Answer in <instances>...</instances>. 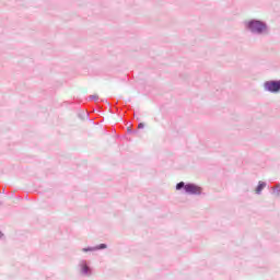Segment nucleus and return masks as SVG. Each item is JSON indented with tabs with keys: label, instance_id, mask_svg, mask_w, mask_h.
Here are the masks:
<instances>
[{
	"label": "nucleus",
	"instance_id": "obj_2",
	"mask_svg": "<svg viewBox=\"0 0 280 280\" xmlns=\"http://www.w3.org/2000/svg\"><path fill=\"white\" fill-rule=\"evenodd\" d=\"M184 189L187 194H201L202 189L194 184H188L184 186Z\"/></svg>",
	"mask_w": 280,
	"mask_h": 280
},
{
	"label": "nucleus",
	"instance_id": "obj_1",
	"mask_svg": "<svg viewBox=\"0 0 280 280\" xmlns=\"http://www.w3.org/2000/svg\"><path fill=\"white\" fill-rule=\"evenodd\" d=\"M249 30H252V32L261 34V32L266 30V25L259 21H252L249 22Z\"/></svg>",
	"mask_w": 280,
	"mask_h": 280
},
{
	"label": "nucleus",
	"instance_id": "obj_3",
	"mask_svg": "<svg viewBox=\"0 0 280 280\" xmlns=\"http://www.w3.org/2000/svg\"><path fill=\"white\" fill-rule=\"evenodd\" d=\"M267 91H270L271 93H277L280 91L279 81H270L265 84Z\"/></svg>",
	"mask_w": 280,
	"mask_h": 280
},
{
	"label": "nucleus",
	"instance_id": "obj_8",
	"mask_svg": "<svg viewBox=\"0 0 280 280\" xmlns=\"http://www.w3.org/2000/svg\"><path fill=\"white\" fill-rule=\"evenodd\" d=\"M91 100H100V95L93 94V95L91 96Z\"/></svg>",
	"mask_w": 280,
	"mask_h": 280
},
{
	"label": "nucleus",
	"instance_id": "obj_5",
	"mask_svg": "<svg viewBox=\"0 0 280 280\" xmlns=\"http://www.w3.org/2000/svg\"><path fill=\"white\" fill-rule=\"evenodd\" d=\"M266 187L265 183H259V185L256 188V194H259L261 191V189H264Z\"/></svg>",
	"mask_w": 280,
	"mask_h": 280
},
{
	"label": "nucleus",
	"instance_id": "obj_6",
	"mask_svg": "<svg viewBox=\"0 0 280 280\" xmlns=\"http://www.w3.org/2000/svg\"><path fill=\"white\" fill-rule=\"evenodd\" d=\"M82 272H83V275H89V266L83 265L82 266Z\"/></svg>",
	"mask_w": 280,
	"mask_h": 280
},
{
	"label": "nucleus",
	"instance_id": "obj_7",
	"mask_svg": "<svg viewBox=\"0 0 280 280\" xmlns=\"http://www.w3.org/2000/svg\"><path fill=\"white\" fill-rule=\"evenodd\" d=\"M183 187H185V183L180 182L176 185V189H183Z\"/></svg>",
	"mask_w": 280,
	"mask_h": 280
},
{
	"label": "nucleus",
	"instance_id": "obj_9",
	"mask_svg": "<svg viewBox=\"0 0 280 280\" xmlns=\"http://www.w3.org/2000/svg\"><path fill=\"white\" fill-rule=\"evenodd\" d=\"M138 128H139V129L145 128V125H144L143 122H140V124L138 125Z\"/></svg>",
	"mask_w": 280,
	"mask_h": 280
},
{
	"label": "nucleus",
	"instance_id": "obj_4",
	"mask_svg": "<svg viewBox=\"0 0 280 280\" xmlns=\"http://www.w3.org/2000/svg\"><path fill=\"white\" fill-rule=\"evenodd\" d=\"M104 248H106V244H101L98 247L83 248V253H89V250H98Z\"/></svg>",
	"mask_w": 280,
	"mask_h": 280
}]
</instances>
